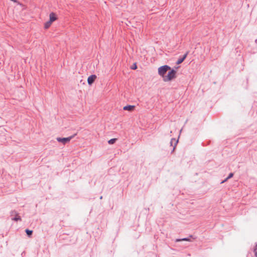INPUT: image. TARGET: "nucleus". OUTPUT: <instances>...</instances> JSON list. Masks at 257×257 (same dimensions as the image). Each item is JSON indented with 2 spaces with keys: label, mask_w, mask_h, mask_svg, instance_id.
Masks as SVG:
<instances>
[{
  "label": "nucleus",
  "mask_w": 257,
  "mask_h": 257,
  "mask_svg": "<svg viewBox=\"0 0 257 257\" xmlns=\"http://www.w3.org/2000/svg\"><path fill=\"white\" fill-rule=\"evenodd\" d=\"M233 174L232 173H230L229 174L228 176L226 178V179H225V180L223 181L221 183H224V182H225L226 181H227L228 179H230V178H232V177H233Z\"/></svg>",
  "instance_id": "11"
},
{
  "label": "nucleus",
  "mask_w": 257,
  "mask_h": 257,
  "mask_svg": "<svg viewBox=\"0 0 257 257\" xmlns=\"http://www.w3.org/2000/svg\"><path fill=\"white\" fill-rule=\"evenodd\" d=\"M254 252H255V256L257 257V244H256V247L254 249Z\"/></svg>",
  "instance_id": "15"
},
{
  "label": "nucleus",
  "mask_w": 257,
  "mask_h": 257,
  "mask_svg": "<svg viewBox=\"0 0 257 257\" xmlns=\"http://www.w3.org/2000/svg\"><path fill=\"white\" fill-rule=\"evenodd\" d=\"M177 142H178V141H176V139H171V142H170L171 145V146H173V145H174V146L173 147V150H174L175 147L176 145L177 144Z\"/></svg>",
  "instance_id": "7"
},
{
  "label": "nucleus",
  "mask_w": 257,
  "mask_h": 257,
  "mask_svg": "<svg viewBox=\"0 0 257 257\" xmlns=\"http://www.w3.org/2000/svg\"><path fill=\"white\" fill-rule=\"evenodd\" d=\"M49 17V20L52 22H53L54 21L57 20V17L55 14L54 13H50Z\"/></svg>",
  "instance_id": "6"
},
{
  "label": "nucleus",
  "mask_w": 257,
  "mask_h": 257,
  "mask_svg": "<svg viewBox=\"0 0 257 257\" xmlns=\"http://www.w3.org/2000/svg\"><path fill=\"white\" fill-rule=\"evenodd\" d=\"M52 22H51L50 20L48 22H47L46 23H45V25H44V27L45 29H48L50 26V25H51L52 24Z\"/></svg>",
  "instance_id": "9"
},
{
  "label": "nucleus",
  "mask_w": 257,
  "mask_h": 257,
  "mask_svg": "<svg viewBox=\"0 0 257 257\" xmlns=\"http://www.w3.org/2000/svg\"><path fill=\"white\" fill-rule=\"evenodd\" d=\"M13 220L17 221L18 220H21V217L20 216H19L18 214H17L16 215V217L15 218H13Z\"/></svg>",
  "instance_id": "12"
},
{
  "label": "nucleus",
  "mask_w": 257,
  "mask_h": 257,
  "mask_svg": "<svg viewBox=\"0 0 257 257\" xmlns=\"http://www.w3.org/2000/svg\"><path fill=\"white\" fill-rule=\"evenodd\" d=\"M26 232L29 236H30L32 234L33 231L27 229L26 230Z\"/></svg>",
  "instance_id": "13"
},
{
  "label": "nucleus",
  "mask_w": 257,
  "mask_h": 257,
  "mask_svg": "<svg viewBox=\"0 0 257 257\" xmlns=\"http://www.w3.org/2000/svg\"><path fill=\"white\" fill-rule=\"evenodd\" d=\"M97 76L95 75H91L87 78V82L89 85H91L96 80Z\"/></svg>",
  "instance_id": "4"
},
{
  "label": "nucleus",
  "mask_w": 257,
  "mask_h": 257,
  "mask_svg": "<svg viewBox=\"0 0 257 257\" xmlns=\"http://www.w3.org/2000/svg\"><path fill=\"white\" fill-rule=\"evenodd\" d=\"M171 70V67L168 65H164L158 68V74L162 76V78L166 75L167 72Z\"/></svg>",
  "instance_id": "2"
},
{
  "label": "nucleus",
  "mask_w": 257,
  "mask_h": 257,
  "mask_svg": "<svg viewBox=\"0 0 257 257\" xmlns=\"http://www.w3.org/2000/svg\"><path fill=\"white\" fill-rule=\"evenodd\" d=\"M187 54H185L183 58L179 59L177 61V64H181L183 61L185 60L187 56Z\"/></svg>",
  "instance_id": "8"
},
{
  "label": "nucleus",
  "mask_w": 257,
  "mask_h": 257,
  "mask_svg": "<svg viewBox=\"0 0 257 257\" xmlns=\"http://www.w3.org/2000/svg\"><path fill=\"white\" fill-rule=\"evenodd\" d=\"M133 69H137V66L136 65L135 66H134V68H133Z\"/></svg>",
  "instance_id": "16"
},
{
  "label": "nucleus",
  "mask_w": 257,
  "mask_h": 257,
  "mask_svg": "<svg viewBox=\"0 0 257 257\" xmlns=\"http://www.w3.org/2000/svg\"><path fill=\"white\" fill-rule=\"evenodd\" d=\"M72 136L63 138H57V140L58 142L62 143L64 145H65V144L69 143L71 139H72Z\"/></svg>",
  "instance_id": "3"
},
{
  "label": "nucleus",
  "mask_w": 257,
  "mask_h": 257,
  "mask_svg": "<svg viewBox=\"0 0 257 257\" xmlns=\"http://www.w3.org/2000/svg\"><path fill=\"white\" fill-rule=\"evenodd\" d=\"M135 105H126L123 107V109L124 110H127L128 111H133L135 110Z\"/></svg>",
  "instance_id": "5"
},
{
  "label": "nucleus",
  "mask_w": 257,
  "mask_h": 257,
  "mask_svg": "<svg viewBox=\"0 0 257 257\" xmlns=\"http://www.w3.org/2000/svg\"><path fill=\"white\" fill-rule=\"evenodd\" d=\"M169 70L170 71L168 72L167 75H166L163 79L165 82L171 81L176 77V71L171 69Z\"/></svg>",
  "instance_id": "1"
},
{
  "label": "nucleus",
  "mask_w": 257,
  "mask_h": 257,
  "mask_svg": "<svg viewBox=\"0 0 257 257\" xmlns=\"http://www.w3.org/2000/svg\"><path fill=\"white\" fill-rule=\"evenodd\" d=\"M116 140H117L116 139H110V140L108 141V143L110 145L113 144H114L115 143Z\"/></svg>",
  "instance_id": "10"
},
{
  "label": "nucleus",
  "mask_w": 257,
  "mask_h": 257,
  "mask_svg": "<svg viewBox=\"0 0 257 257\" xmlns=\"http://www.w3.org/2000/svg\"><path fill=\"white\" fill-rule=\"evenodd\" d=\"M189 239H188V238H183V239H177L176 241H189Z\"/></svg>",
  "instance_id": "14"
}]
</instances>
